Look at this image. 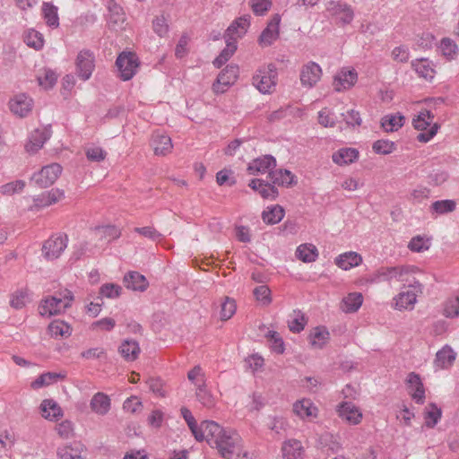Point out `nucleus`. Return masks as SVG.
I'll use <instances>...</instances> for the list:
<instances>
[{"instance_id": "f257e3e1", "label": "nucleus", "mask_w": 459, "mask_h": 459, "mask_svg": "<svg viewBox=\"0 0 459 459\" xmlns=\"http://www.w3.org/2000/svg\"><path fill=\"white\" fill-rule=\"evenodd\" d=\"M203 440L218 449L225 459L239 456L241 451V437L233 430H226L213 420L202 421Z\"/></svg>"}, {"instance_id": "f03ea898", "label": "nucleus", "mask_w": 459, "mask_h": 459, "mask_svg": "<svg viewBox=\"0 0 459 459\" xmlns=\"http://www.w3.org/2000/svg\"><path fill=\"white\" fill-rule=\"evenodd\" d=\"M250 25V15H244L234 21L224 33L226 48L213 60V65L221 67L237 50V39L246 34Z\"/></svg>"}, {"instance_id": "7ed1b4c3", "label": "nucleus", "mask_w": 459, "mask_h": 459, "mask_svg": "<svg viewBox=\"0 0 459 459\" xmlns=\"http://www.w3.org/2000/svg\"><path fill=\"white\" fill-rule=\"evenodd\" d=\"M420 272V269L413 265H403V266H382L371 273L367 279L368 282L378 283L381 281H390L392 280H397L399 281H408V278L405 277L408 274H414Z\"/></svg>"}, {"instance_id": "20e7f679", "label": "nucleus", "mask_w": 459, "mask_h": 459, "mask_svg": "<svg viewBox=\"0 0 459 459\" xmlns=\"http://www.w3.org/2000/svg\"><path fill=\"white\" fill-rule=\"evenodd\" d=\"M74 299L72 292L65 290L44 299L39 307V312L43 316H51L65 312Z\"/></svg>"}, {"instance_id": "39448f33", "label": "nucleus", "mask_w": 459, "mask_h": 459, "mask_svg": "<svg viewBox=\"0 0 459 459\" xmlns=\"http://www.w3.org/2000/svg\"><path fill=\"white\" fill-rule=\"evenodd\" d=\"M277 71L273 64L259 68L253 76V84L262 93H270L276 86Z\"/></svg>"}, {"instance_id": "423d86ee", "label": "nucleus", "mask_w": 459, "mask_h": 459, "mask_svg": "<svg viewBox=\"0 0 459 459\" xmlns=\"http://www.w3.org/2000/svg\"><path fill=\"white\" fill-rule=\"evenodd\" d=\"M116 66L119 72V77L123 81H129L136 74L139 61L133 52H122L116 60Z\"/></svg>"}, {"instance_id": "0eeeda50", "label": "nucleus", "mask_w": 459, "mask_h": 459, "mask_svg": "<svg viewBox=\"0 0 459 459\" xmlns=\"http://www.w3.org/2000/svg\"><path fill=\"white\" fill-rule=\"evenodd\" d=\"M62 173V167L58 163H52L43 167L39 172L33 174L31 181L38 186L46 188L52 186Z\"/></svg>"}, {"instance_id": "6e6552de", "label": "nucleus", "mask_w": 459, "mask_h": 459, "mask_svg": "<svg viewBox=\"0 0 459 459\" xmlns=\"http://www.w3.org/2000/svg\"><path fill=\"white\" fill-rule=\"evenodd\" d=\"M65 234L54 235L45 241L42 247L43 255L48 260L58 258L67 247Z\"/></svg>"}, {"instance_id": "1a4fd4ad", "label": "nucleus", "mask_w": 459, "mask_h": 459, "mask_svg": "<svg viewBox=\"0 0 459 459\" xmlns=\"http://www.w3.org/2000/svg\"><path fill=\"white\" fill-rule=\"evenodd\" d=\"M238 66L234 65H227L218 75L216 82L212 84L215 93H223L238 79Z\"/></svg>"}, {"instance_id": "9d476101", "label": "nucleus", "mask_w": 459, "mask_h": 459, "mask_svg": "<svg viewBox=\"0 0 459 459\" xmlns=\"http://www.w3.org/2000/svg\"><path fill=\"white\" fill-rule=\"evenodd\" d=\"M52 131L50 126L37 128L32 131L29 136L28 143L25 145V149L29 153H36L40 150L44 143L51 137Z\"/></svg>"}, {"instance_id": "9b49d317", "label": "nucleus", "mask_w": 459, "mask_h": 459, "mask_svg": "<svg viewBox=\"0 0 459 459\" xmlns=\"http://www.w3.org/2000/svg\"><path fill=\"white\" fill-rule=\"evenodd\" d=\"M322 76V69L316 62H308L300 70V82L307 88L314 87Z\"/></svg>"}, {"instance_id": "f8f14e48", "label": "nucleus", "mask_w": 459, "mask_h": 459, "mask_svg": "<svg viewBox=\"0 0 459 459\" xmlns=\"http://www.w3.org/2000/svg\"><path fill=\"white\" fill-rule=\"evenodd\" d=\"M77 74L80 78L88 80L94 69V56L90 50H82L76 58Z\"/></svg>"}, {"instance_id": "ddd939ff", "label": "nucleus", "mask_w": 459, "mask_h": 459, "mask_svg": "<svg viewBox=\"0 0 459 459\" xmlns=\"http://www.w3.org/2000/svg\"><path fill=\"white\" fill-rule=\"evenodd\" d=\"M32 105V99L24 93L15 95L9 102L11 111L21 117L31 111Z\"/></svg>"}, {"instance_id": "4468645a", "label": "nucleus", "mask_w": 459, "mask_h": 459, "mask_svg": "<svg viewBox=\"0 0 459 459\" xmlns=\"http://www.w3.org/2000/svg\"><path fill=\"white\" fill-rule=\"evenodd\" d=\"M358 80V74L354 69L342 68L334 76L333 86L335 91H341L350 89Z\"/></svg>"}, {"instance_id": "2eb2a0df", "label": "nucleus", "mask_w": 459, "mask_h": 459, "mask_svg": "<svg viewBox=\"0 0 459 459\" xmlns=\"http://www.w3.org/2000/svg\"><path fill=\"white\" fill-rule=\"evenodd\" d=\"M280 22L281 17L278 14L273 15L259 37V43L262 46L268 47L278 39Z\"/></svg>"}, {"instance_id": "dca6fc26", "label": "nucleus", "mask_w": 459, "mask_h": 459, "mask_svg": "<svg viewBox=\"0 0 459 459\" xmlns=\"http://www.w3.org/2000/svg\"><path fill=\"white\" fill-rule=\"evenodd\" d=\"M412 399L419 404L425 402V389L420 375L411 372L406 379Z\"/></svg>"}, {"instance_id": "f3484780", "label": "nucleus", "mask_w": 459, "mask_h": 459, "mask_svg": "<svg viewBox=\"0 0 459 459\" xmlns=\"http://www.w3.org/2000/svg\"><path fill=\"white\" fill-rule=\"evenodd\" d=\"M248 186L255 191L258 192V194L264 199H271L274 200L278 195V189L273 184L265 182L263 179L255 178L250 181Z\"/></svg>"}, {"instance_id": "a211bd4d", "label": "nucleus", "mask_w": 459, "mask_h": 459, "mask_svg": "<svg viewBox=\"0 0 459 459\" xmlns=\"http://www.w3.org/2000/svg\"><path fill=\"white\" fill-rule=\"evenodd\" d=\"M276 166L275 159L271 155H265L261 158L255 159L247 166L250 174L273 172Z\"/></svg>"}, {"instance_id": "6ab92c4d", "label": "nucleus", "mask_w": 459, "mask_h": 459, "mask_svg": "<svg viewBox=\"0 0 459 459\" xmlns=\"http://www.w3.org/2000/svg\"><path fill=\"white\" fill-rule=\"evenodd\" d=\"M328 11L339 19L343 24L351 22L354 17L353 10L346 4L341 2L329 3Z\"/></svg>"}, {"instance_id": "aec40b11", "label": "nucleus", "mask_w": 459, "mask_h": 459, "mask_svg": "<svg viewBox=\"0 0 459 459\" xmlns=\"http://www.w3.org/2000/svg\"><path fill=\"white\" fill-rule=\"evenodd\" d=\"M339 416L352 425H357L362 419V413L352 403L343 402L340 404Z\"/></svg>"}, {"instance_id": "412c9836", "label": "nucleus", "mask_w": 459, "mask_h": 459, "mask_svg": "<svg viewBox=\"0 0 459 459\" xmlns=\"http://www.w3.org/2000/svg\"><path fill=\"white\" fill-rule=\"evenodd\" d=\"M152 145L156 155H167L173 148L171 138L160 132L152 134Z\"/></svg>"}, {"instance_id": "4be33fe9", "label": "nucleus", "mask_w": 459, "mask_h": 459, "mask_svg": "<svg viewBox=\"0 0 459 459\" xmlns=\"http://www.w3.org/2000/svg\"><path fill=\"white\" fill-rule=\"evenodd\" d=\"M124 283L127 289L136 291H144L149 282L144 275L138 272H129L124 276Z\"/></svg>"}, {"instance_id": "5701e85b", "label": "nucleus", "mask_w": 459, "mask_h": 459, "mask_svg": "<svg viewBox=\"0 0 459 459\" xmlns=\"http://www.w3.org/2000/svg\"><path fill=\"white\" fill-rule=\"evenodd\" d=\"M411 65L420 77L431 81L435 76L434 65L428 58L412 60Z\"/></svg>"}, {"instance_id": "b1692460", "label": "nucleus", "mask_w": 459, "mask_h": 459, "mask_svg": "<svg viewBox=\"0 0 459 459\" xmlns=\"http://www.w3.org/2000/svg\"><path fill=\"white\" fill-rule=\"evenodd\" d=\"M65 197V193L59 188H52L50 191L42 193L34 198L35 205L38 207H47L54 204Z\"/></svg>"}, {"instance_id": "393cba45", "label": "nucleus", "mask_w": 459, "mask_h": 459, "mask_svg": "<svg viewBox=\"0 0 459 459\" xmlns=\"http://www.w3.org/2000/svg\"><path fill=\"white\" fill-rule=\"evenodd\" d=\"M359 151L355 148H341L332 155L333 161L339 165H348L359 159Z\"/></svg>"}, {"instance_id": "a878e982", "label": "nucleus", "mask_w": 459, "mask_h": 459, "mask_svg": "<svg viewBox=\"0 0 459 459\" xmlns=\"http://www.w3.org/2000/svg\"><path fill=\"white\" fill-rule=\"evenodd\" d=\"M361 263V255L352 251L341 254L335 258L336 265L345 271L356 267Z\"/></svg>"}, {"instance_id": "bb28decb", "label": "nucleus", "mask_w": 459, "mask_h": 459, "mask_svg": "<svg viewBox=\"0 0 459 459\" xmlns=\"http://www.w3.org/2000/svg\"><path fill=\"white\" fill-rule=\"evenodd\" d=\"M90 406L97 414L105 415L110 409V399L104 393L99 392L91 398Z\"/></svg>"}, {"instance_id": "cd10ccee", "label": "nucleus", "mask_w": 459, "mask_h": 459, "mask_svg": "<svg viewBox=\"0 0 459 459\" xmlns=\"http://www.w3.org/2000/svg\"><path fill=\"white\" fill-rule=\"evenodd\" d=\"M303 453L304 449L299 440L290 439L284 442L282 446L284 459H301Z\"/></svg>"}, {"instance_id": "c85d7f7f", "label": "nucleus", "mask_w": 459, "mask_h": 459, "mask_svg": "<svg viewBox=\"0 0 459 459\" xmlns=\"http://www.w3.org/2000/svg\"><path fill=\"white\" fill-rule=\"evenodd\" d=\"M118 351L126 361H134L137 359L141 350L136 341L125 340Z\"/></svg>"}, {"instance_id": "c756f323", "label": "nucleus", "mask_w": 459, "mask_h": 459, "mask_svg": "<svg viewBox=\"0 0 459 459\" xmlns=\"http://www.w3.org/2000/svg\"><path fill=\"white\" fill-rule=\"evenodd\" d=\"M455 352L451 347L446 345L436 354L435 364L437 368H447L455 359Z\"/></svg>"}, {"instance_id": "7c9ffc66", "label": "nucleus", "mask_w": 459, "mask_h": 459, "mask_svg": "<svg viewBox=\"0 0 459 459\" xmlns=\"http://www.w3.org/2000/svg\"><path fill=\"white\" fill-rule=\"evenodd\" d=\"M296 256L304 263H311L318 257V250L313 244H301L297 247Z\"/></svg>"}, {"instance_id": "2f4dec72", "label": "nucleus", "mask_w": 459, "mask_h": 459, "mask_svg": "<svg viewBox=\"0 0 459 459\" xmlns=\"http://www.w3.org/2000/svg\"><path fill=\"white\" fill-rule=\"evenodd\" d=\"M294 175L288 169H276L270 172V179L273 186H290L294 183Z\"/></svg>"}, {"instance_id": "473e14b6", "label": "nucleus", "mask_w": 459, "mask_h": 459, "mask_svg": "<svg viewBox=\"0 0 459 459\" xmlns=\"http://www.w3.org/2000/svg\"><path fill=\"white\" fill-rule=\"evenodd\" d=\"M293 411L304 419L306 417H316L317 409L315 407L310 400L303 399L297 401L293 404Z\"/></svg>"}, {"instance_id": "72a5a7b5", "label": "nucleus", "mask_w": 459, "mask_h": 459, "mask_svg": "<svg viewBox=\"0 0 459 459\" xmlns=\"http://www.w3.org/2000/svg\"><path fill=\"white\" fill-rule=\"evenodd\" d=\"M109 10V18L108 22L113 29L117 30L121 28L126 21V15L123 12L122 7H120L116 3H110L108 5Z\"/></svg>"}, {"instance_id": "f704fd0d", "label": "nucleus", "mask_w": 459, "mask_h": 459, "mask_svg": "<svg viewBox=\"0 0 459 459\" xmlns=\"http://www.w3.org/2000/svg\"><path fill=\"white\" fill-rule=\"evenodd\" d=\"M284 209L276 204L262 212L263 221L268 225H273L280 222L284 217Z\"/></svg>"}, {"instance_id": "c9c22d12", "label": "nucleus", "mask_w": 459, "mask_h": 459, "mask_svg": "<svg viewBox=\"0 0 459 459\" xmlns=\"http://www.w3.org/2000/svg\"><path fill=\"white\" fill-rule=\"evenodd\" d=\"M395 299V307L399 310L411 309L416 303L417 295L413 291H402L399 293Z\"/></svg>"}, {"instance_id": "e433bc0d", "label": "nucleus", "mask_w": 459, "mask_h": 459, "mask_svg": "<svg viewBox=\"0 0 459 459\" xmlns=\"http://www.w3.org/2000/svg\"><path fill=\"white\" fill-rule=\"evenodd\" d=\"M65 375L56 372H47L41 374L38 378L31 382L30 386L33 389H39L43 386L49 385L53 383L57 382L59 379L65 378Z\"/></svg>"}, {"instance_id": "4c0bfd02", "label": "nucleus", "mask_w": 459, "mask_h": 459, "mask_svg": "<svg viewBox=\"0 0 459 459\" xmlns=\"http://www.w3.org/2000/svg\"><path fill=\"white\" fill-rule=\"evenodd\" d=\"M42 416L48 420L57 419L62 416V409L51 399H46L40 405Z\"/></svg>"}, {"instance_id": "58836bf2", "label": "nucleus", "mask_w": 459, "mask_h": 459, "mask_svg": "<svg viewBox=\"0 0 459 459\" xmlns=\"http://www.w3.org/2000/svg\"><path fill=\"white\" fill-rule=\"evenodd\" d=\"M404 117L401 114L386 115L381 119V126L385 132L397 131L403 126Z\"/></svg>"}, {"instance_id": "ea45409f", "label": "nucleus", "mask_w": 459, "mask_h": 459, "mask_svg": "<svg viewBox=\"0 0 459 459\" xmlns=\"http://www.w3.org/2000/svg\"><path fill=\"white\" fill-rule=\"evenodd\" d=\"M82 445L74 443L70 446H64L57 448V455L60 459H82Z\"/></svg>"}, {"instance_id": "a19ab883", "label": "nucleus", "mask_w": 459, "mask_h": 459, "mask_svg": "<svg viewBox=\"0 0 459 459\" xmlns=\"http://www.w3.org/2000/svg\"><path fill=\"white\" fill-rule=\"evenodd\" d=\"M329 332L325 327H316L309 334L310 344L317 349H322L329 340Z\"/></svg>"}, {"instance_id": "79ce46f5", "label": "nucleus", "mask_w": 459, "mask_h": 459, "mask_svg": "<svg viewBox=\"0 0 459 459\" xmlns=\"http://www.w3.org/2000/svg\"><path fill=\"white\" fill-rule=\"evenodd\" d=\"M455 208V201L446 199L435 201L431 204L429 210L432 214L443 215L454 212Z\"/></svg>"}, {"instance_id": "37998d69", "label": "nucleus", "mask_w": 459, "mask_h": 459, "mask_svg": "<svg viewBox=\"0 0 459 459\" xmlns=\"http://www.w3.org/2000/svg\"><path fill=\"white\" fill-rule=\"evenodd\" d=\"M197 386V400L205 407L212 408L215 405V399L212 394L205 388L204 379L195 383Z\"/></svg>"}, {"instance_id": "c03bdc74", "label": "nucleus", "mask_w": 459, "mask_h": 459, "mask_svg": "<svg viewBox=\"0 0 459 459\" xmlns=\"http://www.w3.org/2000/svg\"><path fill=\"white\" fill-rule=\"evenodd\" d=\"M48 331L52 337H69L72 334L71 326L64 321L54 320L48 325Z\"/></svg>"}, {"instance_id": "a18cd8bd", "label": "nucleus", "mask_w": 459, "mask_h": 459, "mask_svg": "<svg viewBox=\"0 0 459 459\" xmlns=\"http://www.w3.org/2000/svg\"><path fill=\"white\" fill-rule=\"evenodd\" d=\"M43 17L49 27L56 28L59 25L57 7L50 3L44 2L42 5Z\"/></svg>"}, {"instance_id": "49530a36", "label": "nucleus", "mask_w": 459, "mask_h": 459, "mask_svg": "<svg viewBox=\"0 0 459 459\" xmlns=\"http://www.w3.org/2000/svg\"><path fill=\"white\" fill-rule=\"evenodd\" d=\"M433 119V113L430 110L423 109L416 117L413 118L412 125L415 129L419 131H424L429 126H431Z\"/></svg>"}, {"instance_id": "de8ad7c7", "label": "nucleus", "mask_w": 459, "mask_h": 459, "mask_svg": "<svg viewBox=\"0 0 459 459\" xmlns=\"http://www.w3.org/2000/svg\"><path fill=\"white\" fill-rule=\"evenodd\" d=\"M363 302V297L359 292L350 293L347 297H345L342 300L343 303V310L347 313L356 312Z\"/></svg>"}, {"instance_id": "09e8293b", "label": "nucleus", "mask_w": 459, "mask_h": 459, "mask_svg": "<svg viewBox=\"0 0 459 459\" xmlns=\"http://www.w3.org/2000/svg\"><path fill=\"white\" fill-rule=\"evenodd\" d=\"M318 442L322 448H327L332 454H337L342 448V445L328 432L321 434Z\"/></svg>"}, {"instance_id": "8fccbe9b", "label": "nucleus", "mask_w": 459, "mask_h": 459, "mask_svg": "<svg viewBox=\"0 0 459 459\" xmlns=\"http://www.w3.org/2000/svg\"><path fill=\"white\" fill-rule=\"evenodd\" d=\"M24 42L27 44V46L33 48L37 50L42 48L44 45V39L42 35L39 31L32 29L25 32Z\"/></svg>"}, {"instance_id": "3c124183", "label": "nucleus", "mask_w": 459, "mask_h": 459, "mask_svg": "<svg viewBox=\"0 0 459 459\" xmlns=\"http://www.w3.org/2000/svg\"><path fill=\"white\" fill-rule=\"evenodd\" d=\"M443 314L449 318L459 316V293L446 301Z\"/></svg>"}, {"instance_id": "603ef678", "label": "nucleus", "mask_w": 459, "mask_h": 459, "mask_svg": "<svg viewBox=\"0 0 459 459\" xmlns=\"http://www.w3.org/2000/svg\"><path fill=\"white\" fill-rule=\"evenodd\" d=\"M373 151L377 154L387 155L395 150V143L389 140H377L372 145Z\"/></svg>"}, {"instance_id": "864d4df0", "label": "nucleus", "mask_w": 459, "mask_h": 459, "mask_svg": "<svg viewBox=\"0 0 459 459\" xmlns=\"http://www.w3.org/2000/svg\"><path fill=\"white\" fill-rule=\"evenodd\" d=\"M440 50L443 56L448 59H453L457 54L458 48L455 42L448 38H445L441 40Z\"/></svg>"}, {"instance_id": "5fc2aeb1", "label": "nucleus", "mask_w": 459, "mask_h": 459, "mask_svg": "<svg viewBox=\"0 0 459 459\" xmlns=\"http://www.w3.org/2000/svg\"><path fill=\"white\" fill-rule=\"evenodd\" d=\"M267 338L271 343V349L273 351L281 354L284 352V342L280 334L275 331H269Z\"/></svg>"}, {"instance_id": "6e6d98bb", "label": "nucleus", "mask_w": 459, "mask_h": 459, "mask_svg": "<svg viewBox=\"0 0 459 459\" xmlns=\"http://www.w3.org/2000/svg\"><path fill=\"white\" fill-rule=\"evenodd\" d=\"M253 293L256 300L264 306H267L272 302L271 290L266 285H260L255 288Z\"/></svg>"}, {"instance_id": "4d7b16f0", "label": "nucleus", "mask_w": 459, "mask_h": 459, "mask_svg": "<svg viewBox=\"0 0 459 459\" xmlns=\"http://www.w3.org/2000/svg\"><path fill=\"white\" fill-rule=\"evenodd\" d=\"M122 288L118 284L105 283L100 289V294L108 299H116L120 296Z\"/></svg>"}, {"instance_id": "13d9d810", "label": "nucleus", "mask_w": 459, "mask_h": 459, "mask_svg": "<svg viewBox=\"0 0 459 459\" xmlns=\"http://www.w3.org/2000/svg\"><path fill=\"white\" fill-rule=\"evenodd\" d=\"M429 407L430 409L427 410L425 412L426 425L429 428H433L441 418V410L434 403H431Z\"/></svg>"}, {"instance_id": "bf43d9fd", "label": "nucleus", "mask_w": 459, "mask_h": 459, "mask_svg": "<svg viewBox=\"0 0 459 459\" xmlns=\"http://www.w3.org/2000/svg\"><path fill=\"white\" fill-rule=\"evenodd\" d=\"M429 239L424 238L420 236H416L411 238L408 247L413 252H423L429 248Z\"/></svg>"}, {"instance_id": "052dcab7", "label": "nucleus", "mask_w": 459, "mask_h": 459, "mask_svg": "<svg viewBox=\"0 0 459 459\" xmlns=\"http://www.w3.org/2000/svg\"><path fill=\"white\" fill-rule=\"evenodd\" d=\"M236 303L234 299L226 298L224 302L221 304V319L226 321L230 319L236 312Z\"/></svg>"}, {"instance_id": "680f3d73", "label": "nucleus", "mask_w": 459, "mask_h": 459, "mask_svg": "<svg viewBox=\"0 0 459 459\" xmlns=\"http://www.w3.org/2000/svg\"><path fill=\"white\" fill-rule=\"evenodd\" d=\"M252 11L256 15H264L272 6L271 0H250Z\"/></svg>"}, {"instance_id": "e2e57ef3", "label": "nucleus", "mask_w": 459, "mask_h": 459, "mask_svg": "<svg viewBox=\"0 0 459 459\" xmlns=\"http://www.w3.org/2000/svg\"><path fill=\"white\" fill-rule=\"evenodd\" d=\"M25 186V183L22 180H16L10 182L0 186V193L2 195H11L16 192L22 191Z\"/></svg>"}, {"instance_id": "0e129e2a", "label": "nucleus", "mask_w": 459, "mask_h": 459, "mask_svg": "<svg viewBox=\"0 0 459 459\" xmlns=\"http://www.w3.org/2000/svg\"><path fill=\"white\" fill-rule=\"evenodd\" d=\"M99 230L101 234V238H105L108 242L117 239L121 235L120 230L112 225L101 227Z\"/></svg>"}, {"instance_id": "69168bd1", "label": "nucleus", "mask_w": 459, "mask_h": 459, "mask_svg": "<svg viewBox=\"0 0 459 459\" xmlns=\"http://www.w3.org/2000/svg\"><path fill=\"white\" fill-rule=\"evenodd\" d=\"M318 123L324 127H333L335 119L329 109L323 108L318 112Z\"/></svg>"}, {"instance_id": "338daca9", "label": "nucleus", "mask_w": 459, "mask_h": 459, "mask_svg": "<svg viewBox=\"0 0 459 459\" xmlns=\"http://www.w3.org/2000/svg\"><path fill=\"white\" fill-rule=\"evenodd\" d=\"M342 116L348 126H359L361 125L360 114L355 109H350L346 113H342Z\"/></svg>"}, {"instance_id": "774afa93", "label": "nucleus", "mask_w": 459, "mask_h": 459, "mask_svg": "<svg viewBox=\"0 0 459 459\" xmlns=\"http://www.w3.org/2000/svg\"><path fill=\"white\" fill-rule=\"evenodd\" d=\"M57 77L56 74L51 70H47L45 72L44 76H39L38 78L39 84L45 89H49L54 86V84L56 82Z\"/></svg>"}]
</instances>
